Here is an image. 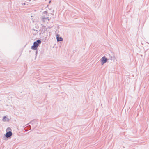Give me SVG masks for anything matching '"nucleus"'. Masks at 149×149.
Returning a JSON list of instances; mask_svg holds the SVG:
<instances>
[{"label": "nucleus", "mask_w": 149, "mask_h": 149, "mask_svg": "<svg viewBox=\"0 0 149 149\" xmlns=\"http://www.w3.org/2000/svg\"><path fill=\"white\" fill-rule=\"evenodd\" d=\"M109 57L107 58L108 60H113V61H115L116 59L115 57L114 53L111 52V54H109Z\"/></svg>", "instance_id": "7ed1b4c3"}, {"label": "nucleus", "mask_w": 149, "mask_h": 149, "mask_svg": "<svg viewBox=\"0 0 149 149\" xmlns=\"http://www.w3.org/2000/svg\"><path fill=\"white\" fill-rule=\"evenodd\" d=\"M41 43V41L40 40H38L33 43V45L31 47V49L33 50H36L40 44Z\"/></svg>", "instance_id": "f257e3e1"}, {"label": "nucleus", "mask_w": 149, "mask_h": 149, "mask_svg": "<svg viewBox=\"0 0 149 149\" xmlns=\"http://www.w3.org/2000/svg\"><path fill=\"white\" fill-rule=\"evenodd\" d=\"M6 116H4L3 118V120L4 121H6Z\"/></svg>", "instance_id": "423d86ee"}, {"label": "nucleus", "mask_w": 149, "mask_h": 149, "mask_svg": "<svg viewBox=\"0 0 149 149\" xmlns=\"http://www.w3.org/2000/svg\"><path fill=\"white\" fill-rule=\"evenodd\" d=\"M34 123V121H32L30 123L31 124H33Z\"/></svg>", "instance_id": "0eeeda50"}, {"label": "nucleus", "mask_w": 149, "mask_h": 149, "mask_svg": "<svg viewBox=\"0 0 149 149\" xmlns=\"http://www.w3.org/2000/svg\"><path fill=\"white\" fill-rule=\"evenodd\" d=\"M23 4L24 5H25V3H24Z\"/></svg>", "instance_id": "9b49d317"}, {"label": "nucleus", "mask_w": 149, "mask_h": 149, "mask_svg": "<svg viewBox=\"0 0 149 149\" xmlns=\"http://www.w3.org/2000/svg\"><path fill=\"white\" fill-rule=\"evenodd\" d=\"M47 19L48 18H43L42 19V20H43V21H44V20L45 19Z\"/></svg>", "instance_id": "6e6552de"}, {"label": "nucleus", "mask_w": 149, "mask_h": 149, "mask_svg": "<svg viewBox=\"0 0 149 149\" xmlns=\"http://www.w3.org/2000/svg\"><path fill=\"white\" fill-rule=\"evenodd\" d=\"M12 135V132L10 131H9L8 132H7L5 135V136L6 138H9Z\"/></svg>", "instance_id": "20e7f679"}, {"label": "nucleus", "mask_w": 149, "mask_h": 149, "mask_svg": "<svg viewBox=\"0 0 149 149\" xmlns=\"http://www.w3.org/2000/svg\"><path fill=\"white\" fill-rule=\"evenodd\" d=\"M108 60V59L105 56L102 57L100 60L101 65H103L104 64L107 62Z\"/></svg>", "instance_id": "f03ea898"}, {"label": "nucleus", "mask_w": 149, "mask_h": 149, "mask_svg": "<svg viewBox=\"0 0 149 149\" xmlns=\"http://www.w3.org/2000/svg\"><path fill=\"white\" fill-rule=\"evenodd\" d=\"M51 1H50L49 2V3H51Z\"/></svg>", "instance_id": "9d476101"}, {"label": "nucleus", "mask_w": 149, "mask_h": 149, "mask_svg": "<svg viewBox=\"0 0 149 149\" xmlns=\"http://www.w3.org/2000/svg\"><path fill=\"white\" fill-rule=\"evenodd\" d=\"M37 52H38L37 51H36V52L35 53H36V56H37Z\"/></svg>", "instance_id": "1a4fd4ad"}, {"label": "nucleus", "mask_w": 149, "mask_h": 149, "mask_svg": "<svg viewBox=\"0 0 149 149\" xmlns=\"http://www.w3.org/2000/svg\"><path fill=\"white\" fill-rule=\"evenodd\" d=\"M65 79H66H66H67L66 78Z\"/></svg>", "instance_id": "f8f14e48"}, {"label": "nucleus", "mask_w": 149, "mask_h": 149, "mask_svg": "<svg viewBox=\"0 0 149 149\" xmlns=\"http://www.w3.org/2000/svg\"><path fill=\"white\" fill-rule=\"evenodd\" d=\"M59 34L56 35V39L58 41H62L63 40V38L61 37H59Z\"/></svg>", "instance_id": "39448f33"}]
</instances>
